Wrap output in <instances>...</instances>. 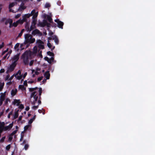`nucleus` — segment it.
<instances>
[{
	"label": "nucleus",
	"mask_w": 155,
	"mask_h": 155,
	"mask_svg": "<svg viewBox=\"0 0 155 155\" xmlns=\"http://www.w3.org/2000/svg\"><path fill=\"white\" fill-rule=\"evenodd\" d=\"M29 91L31 92L30 101L34 105L32 107L33 110H35L38 107V105L41 104V101L38 98V95H40L42 92L41 88L37 87L29 88Z\"/></svg>",
	"instance_id": "f257e3e1"
},
{
	"label": "nucleus",
	"mask_w": 155,
	"mask_h": 155,
	"mask_svg": "<svg viewBox=\"0 0 155 155\" xmlns=\"http://www.w3.org/2000/svg\"><path fill=\"white\" fill-rule=\"evenodd\" d=\"M53 44H51L49 42V48L51 49V51H49V56H51L50 58H49V72L50 71V65H51L54 63L56 62V61L54 60V54L52 52L53 50H54L55 47L53 45Z\"/></svg>",
	"instance_id": "f03ea898"
},
{
	"label": "nucleus",
	"mask_w": 155,
	"mask_h": 155,
	"mask_svg": "<svg viewBox=\"0 0 155 155\" xmlns=\"http://www.w3.org/2000/svg\"><path fill=\"white\" fill-rule=\"evenodd\" d=\"M37 44L38 45V47L37 46L34 47L33 48V53L35 54L38 52V54L40 55L41 51H40V49H43L44 48L43 42L40 40H38L37 41Z\"/></svg>",
	"instance_id": "7ed1b4c3"
},
{
	"label": "nucleus",
	"mask_w": 155,
	"mask_h": 155,
	"mask_svg": "<svg viewBox=\"0 0 155 155\" xmlns=\"http://www.w3.org/2000/svg\"><path fill=\"white\" fill-rule=\"evenodd\" d=\"M55 31V29L54 28V30L52 31L49 28V40H54V41L56 45H58L59 42V40L57 36L54 35Z\"/></svg>",
	"instance_id": "20e7f679"
},
{
	"label": "nucleus",
	"mask_w": 155,
	"mask_h": 155,
	"mask_svg": "<svg viewBox=\"0 0 155 155\" xmlns=\"http://www.w3.org/2000/svg\"><path fill=\"white\" fill-rule=\"evenodd\" d=\"M25 37L26 43H33L35 41V38H31L30 35L26 34L25 35Z\"/></svg>",
	"instance_id": "39448f33"
},
{
	"label": "nucleus",
	"mask_w": 155,
	"mask_h": 155,
	"mask_svg": "<svg viewBox=\"0 0 155 155\" xmlns=\"http://www.w3.org/2000/svg\"><path fill=\"white\" fill-rule=\"evenodd\" d=\"M0 124H2V129L4 131L10 130L13 126V122L10 124L8 126L5 127L4 126L5 124L4 122H0Z\"/></svg>",
	"instance_id": "423d86ee"
},
{
	"label": "nucleus",
	"mask_w": 155,
	"mask_h": 155,
	"mask_svg": "<svg viewBox=\"0 0 155 155\" xmlns=\"http://www.w3.org/2000/svg\"><path fill=\"white\" fill-rule=\"evenodd\" d=\"M14 76L16 79L18 80H21L22 81V75L21 74V72L20 70H19L17 72L14 74Z\"/></svg>",
	"instance_id": "0eeeda50"
},
{
	"label": "nucleus",
	"mask_w": 155,
	"mask_h": 155,
	"mask_svg": "<svg viewBox=\"0 0 155 155\" xmlns=\"http://www.w3.org/2000/svg\"><path fill=\"white\" fill-rule=\"evenodd\" d=\"M31 54V52L29 51H26L22 55V57L24 58V61L25 63L27 62L26 61L27 60Z\"/></svg>",
	"instance_id": "6e6552de"
},
{
	"label": "nucleus",
	"mask_w": 155,
	"mask_h": 155,
	"mask_svg": "<svg viewBox=\"0 0 155 155\" xmlns=\"http://www.w3.org/2000/svg\"><path fill=\"white\" fill-rule=\"evenodd\" d=\"M54 21L57 23V26H58V28L61 29H63V26L64 23L63 22L60 21L58 19H55Z\"/></svg>",
	"instance_id": "1a4fd4ad"
},
{
	"label": "nucleus",
	"mask_w": 155,
	"mask_h": 155,
	"mask_svg": "<svg viewBox=\"0 0 155 155\" xmlns=\"http://www.w3.org/2000/svg\"><path fill=\"white\" fill-rule=\"evenodd\" d=\"M16 65V63H12V64L8 68L7 70V72H11L12 71L14 70Z\"/></svg>",
	"instance_id": "9d476101"
},
{
	"label": "nucleus",
	"mask_w": 155,
	"mask_h": 155,
	"mask_svg": "<svg viewBox=\"0 0 155 155\" xmlns=\"http://www.w3.org/2000/svg\"><path fill=\"white\" fill-rule=\"evenodd\" d=\"M33 20L31 23V25L30 29H28V31H31L34 28L35 25L37 22V20L36 18H32Z\"/></svg>",
	"instance_id": "9b49d317"
},
{
	"label": "nucleus",
	"mask_w": 155,
	"mask_h": 155,
	"mask_svg": "<svg viewBox=\"0 0 155 155\" xmlns=\"http://www.w3.org/2000/svg\"><path fill=\"white\" fill-rule=\"evenodd\" d=\"M30 14H31V16H33L32 18H36L38 16V12H36L35 10H33L31 11Z\"/></svg>",
	"instance_id": "f8f14e48"
},
{
	"label": "nucleus",
	"mask_w": 155,
	"mask_h": 155,
	"mask_svg": "<svg viewBox=\"0 0 155 155\" xmlns=\"http://www.w3.org/2000/svg\"><path fill=\"white\" fill-rule=\"evenodd\" d=\"M24 22V21L22 19H20L16 21L15 22H14L13 23V26H14L15 27H16L18 24H22Z\"/></svg>",
	"instance_id": "ddd939ff"
},
{
	"label": "nucleus",
	"mask_w": 155,
	"mask_h": 155,
	"mask_svg": "<svg viewBox=\"0 0 155 155\" xmlns=\"http://www.w3.org/2000/svg\"><path fill=\"white\" fill-rule=\"evenodd\" d=\"M16 4L15 3L12 2L9 4V11L13 13H15V11L12 10L11 8L13 7Z\"/></svg>",
	"instance_id": "4468645a"
},
{
	"label": "nucleus",
	"mask_w": 155,
	"mask_h": 155,
	"mask_svg": "<svg viewBox=\"0 0 155 155\" xmlns=\"http://www.w3.org/2000/svg\"><path fill=\"white\" fill-rule=\"evenodd\" d=\"M19 58V54H17L14 56L12 59V63H15L17 61Z\"/></svg>",
	"instance_id": "2eb2a0df"
},
{
	"label": "nucleus",
	"mask_w": 155,
	"mask_h": 155,
	"mask_svg": "<svg viewBox=\"0 0 155 155\" xmlns=\"http://www.w3.org/2000/svg\"><path fill=\"white\" fill-rule=\"evenodd\" d=\"M6 93V91H5L4 93H2L0 94V101H3L4 100L5 97Z\"/></svg>",
	"instance_id": "dca6fc26"
},
{
	"label": "nucleus",
	"mask_w": 155,
	"mask_h": 155,
	"mask_svg": "<svg viewBox=\"0 0 155 155\" xmlns=\"http://www.w3.org/2000/svg\"><path fill=\"white\" fill-rule=\"evenodd\" d=\"M32 34L33 35H37L39 36H40L41 35V34L40 32L39 31L37 30L36 29L33 31Z\"/></svg>",
	"instance_id": "f3484780"
},
{
	"label": "nucleus",
	"mask_w": 155,
	"mask_h": 155,
	"mask_svg": "<svg viewBox=\"0 0 155 155\" xmlns=\"http://www.w3.org/2000/svg\"><path fill=\"white\" fill-rule=\"evenodd\" d=\"M21 102L19 100L14 99L12 102V104L16 106H19Z\"/></svg>",
	"instance_id": "a211bd4d"
},
{
	"label": "nucleus",
	"mask_w": 155,
	"mask_h": 155,
	"mask_svg": "<svg viewBox=\"0 0 155 155\" xmlns=\"http://www.w3.org/2000/svg\"><path fill=\"white\" fill-rule=\"evenodd\" d=\"M31 73L33 74L32 77H34L35 75H38L40 73L39 72L37 71L34 69L31 70Z\"/></svg>",
	"instance_id": "6ab92c4d"
},
{
	"label": "nucleus",
	"mask_w": 155,
	"mask_h": 155,
	"mask_svg": "<svg viewBox=\"0 0 155 155\" xmlns=\"http://www.w3.org/2000/svg\"><path fill=\"white\" fill-rule=\"evenodd\" d=\"M57 26V25L56 23L54 22L53 21L51 22L50 23V29L51 28V27L52 28H53V30H54V28L55 29V28Z\"/></svg>",
	"instance_id": "aec40b11"
},
{
	"label": "nucleus",
	"mask_w": 155,
	"mask_h": 155,
	"mask_svg": "<svg viewBox=\"0 0 155 155\" xmlns=\"http://www.w3.org/2000/svg\"><path fill=\"white\" fill-rule=\"evenodd\" d=\"M45 77L46 78V79H45L43 81V83H45L47 79H48V71H46L44 75Z\"/></svg>",
	"instance_id": "412c9836"
},
{
	"label": "nucleus",
	"mask_w": 155,
	"mask_h": 155,
	"mask_svg": "<svg viewBox=\"0 0 155 155\" xmlns=\"http://www.w3.org/2000/svg\"><path fill=\"white\" fill-rule=\"evenodd\" d=\"M17 92V90L16 89H12L11 92V95L12 96H14L16 94Z\"/></svg>",
	"instance_id": "4be33fe9"
},
{
	"label": "nucleus",
	"mask_w": 155,
	"mask_h": 155,
	"mask_svg": "<svg viewBox=\"0 0 155 155\" xmlns=\"http://www.w3.org/2000/svg\"><path fill=\"white\" fill-rule=\"evenodd\" d=\"M32 127L31 124H28V125H26L24 127V131H26L28 129H30Z\"/></svg>",
	"instance_id": "5701e85b"
},
{
	"label": "nucleus",
	"mask_w": 155,
	"mask_h": 155,
	"mask_svg": "<svg viewBox=\"0 0 155 155\" xmlns=\"http://www.w3.org/2000/svg\"><path fill=\"white\" fill-rule=\"evenodd\" d=\"M52 16L51 13H49V28H50V23L53 21L52 18Z\"/></svg>",
	"instance_id": "b1692460"
},
{
	"label": "nucleus",
	"mask_w": 155,
	"mask_h": 155,
	"mask_svg": "<svg viewBox=\"0 0 155 155\" xmlns=\"http://www.w3.org/2000/svg\"><path fill=\"white\" fill-rule=\"evenodd\" d=\"M35 116H34L32 118L30 119L28 121V124H31L32 123L35 119Z\"/></svg>",
	"instance_id": "393cba45"
},
{
	"label": "nucleus",
	"mask_w": 155,
	"mask_h": 155,
	"mask_svg": "<svg viewBox=\"0 0 155 155\" xmlns=\"http://www.w3.org/2000/svg\"><path fill=\"white\" fill-rule=\"evenodd\" d=\"M19 44L18 43L16 44L14 48L16 51H18L19 50Z\"/></svg>",
	"instance_id": "a878e982"
},
{
	"label": "nucleus",
	"mask_w": 155,
	"mask_h": 155,
	"mask_svg": "<svg viewBox=\"0 0 155 155\" xmlns=\"http://www.w3.org/2000/svg\"><path fill=\"white\" fill-rule=\"evenodd\" d=\"M26 8V7L24 5H22L19 7L18 8V10L21 11L22 10L25 9Z\"/></svg>",
	"instance_id": "bb28decb"
},
{
	"label": "nucleus",
	"mask_w": 155,
	"mask_h": 155,
	"mask_svg": "<svg viewBox=\"0 0 155 155\" xmlns=\"http://www.w3.org/2000/svg\"><path fill=\"white\" fill-rule=\"evenodd\" d=\"M18 110H17L15 112V114L14 115V118L16 119L18 117Z\"/></svg>",
	"instance_id": "cd10ccee"
},
{
	"label": "nucleus",
	"mask_w": 155,
	"mask_h": 155,
	"mask_svg": "<svg viewBox=\"0 0 155 155\" xmlns=\"http://www.w3.org/2000/svg\"><path fill=\"white\" fill-rule=\"evenodd\" d=\"M4 85V83L3 82H0V91L2 89Z\"/></svg>",
	"instance_id": "c85d7f7f"
},
{
	"label": "nucleus",
	"mask_w": 155,
	"mask_h": 155,
	"mask_svg": "<svg viewBox=\"0 0 155 155\" xmlns=\"http://www.w3.org/2000/svg\"><path fill=\"white\" fill-rule=\"evenodd\" d=\"M8 22L10 24V27H11L12 25H13V24H12L13 21L12 19H9Z\"/></svg>",
	"instance_id": "c756f323"
},
{
	"label": "nucleus",
	"mask_w": 155,
	"mask_h": 155,
	"mask_svg": "<svg viewBox=\"0 0 155 155\" xmlns=\"http://www.w3.org/2000/svg\"><path fill=\"white\" fill-rule=\"evenodd\" d=\"M5 137L4 136L0 140V143H2L4 141L5 139Z\"/></svg>",
	"instance_id": "7c9ffc66"
},
{
	"label": "nucleus",
	"mask_w": 155,
	"mask_h": 155,
	"mask_svg": "<svg viewBox=\"0 0 155 155\" xmlns=\"http://www.w3.org/2000/svg\"><path fill=\"white\" fill-rule=\"evenodd\" d=\"M31 15L30 14H26L24 15L27 18H28L30 17L31 16Z\"/></svg>",
	"instance_id": "2f4dec72"
},
{
	"label": "nucleus",
	"mask_w": 155,
	"mask_h": 155,
	"mask_svg": "<svg viewBox=\"0 0 155 155\" xmlns=\"http://www.w3.org/2000/svg\"><path fill=\"white\" fill-rule=\"evenodd\" d=\"M22 19H23V20L24 21H27V18L24 15H23L22 16Z\"/></svg>",
	"instance_id": "473e14b6"
},
{
	"label": "nucleus",
	"mask_w": 155,
	"mask_h": 155,
	"mask_svg": "<svg viewBox=\"0 0 155 155\" xmlns=\"http://www.w3.org/2000/svg\"><path fill=\"white\" fill-rule=\"evenodd\" d=\"M10 148V145L9 144L7 145L6 147V149L7 150H8Z\"/></svg>",
	"instance_id": "72a5a7b5"
},
{
	"label": "nucleus",
	"mask_w": 155,
	"mask_h": 155,
	"mask_svg": "<svg viewBox=\"0 0 155 155\" xmlns=\"http://www.w3.org/2000/svg\"><path fill=\"white\" fill-rule=\"evenodd\" d=\"M19 108L22 109L24 108V105L22 104H19Z\"/></svg>",
	"instance_id": "f704fd0d"
},
{
	"label": "nucleus",
	"mask_w": 155,
	"mask_h": 155,
	"mask_svg": "<svg viewBox=\"0 0 155 155\" xmlns=\"http://www.w3.org/2000/svg\"><path fill=\"white\" fill-rule=\"evenodd\" d=\"M17 130H15L13 131L11 134V135H13L16 134L17 131Z\"/></svg>",
	"instance_id": "c9c22d12"
},
{
	"label": "nucleus",
	"mask_w": 155,
	"mask_h": 155,
	"mask_svg": "<svg viewBox=\"0 0 155 155\" xmlns=\"http://www.w3.org/2000/svg\"><path fill=\"white\" fill-rule=\"evenodd\" d=\"M12 135H11V134L10 135L9 137H8V141H11L12 140L13 137H12Z\"/></svg>",
	"instance_id": "e433bc0d"
},
{
	"label": "nucleus",
	"mask_w": 155,
	"mask_h": 155,
	"mask_svg": "<svg viewBox=\"0 0 155 155\" xmlns=\"http://www.w3.org/2000/svg\"><path fill=\"white\" fill-rule=\"evenodd\" d=\"M21 15V14H17V15H16L15 16V18H16V19L18 18Z\"/></svg>",
	"instance_id": "4c0bfd02"
},
{
	"label": "nucleus",
	"mask_w": 155,
	"mask_h": 155,
	"mask_svg": "<svg viewBox=\"0 0 155 155\" xmlns=\"http://www.w3.org/2000/svg\"><path fill=\"white\" fill-rule=\"evenodd\" d=\"M27 74V73L25 72L24 74L23 75V76H22V79L23 80L24 79V78L26 77Z\"/></svg>",
	"instance_id": "58836bf2"
},
{
	"label": "nucleus",
	"mask_w": 155,
	"mask_h": 155,
	"mask_svg": "<svg viewBox=\"0 0 155 155\" xmlns=\"http://www.w3.org/2000/svg\"><path fill=\"white\" fill-rule=\"evenodd\" d=\"M42 78H43V77H39L38 78V81H40L42 79Z\"/></svg>",
	"instance_id": "ea45409f"
},
{
	"label": "nucleus",
	"mask_w": 155,
	"mask_h": 155,
	"mask_svg": "<svg viewBox=\"0 0 155 155\" xmlns=\"http://www.w3.org/2000/svg\"><path fill=\"white\" fill-rule=\"evenodd\" d=\"M28 145H27V144L25 145V147H24V148H25V150H26L28 149Z\"/></svg>",
	"instance_id": "a19ab883"
},
{
	"label": "nucleus",
	"mask_w": 155,
	"mask_h": 155,
	"mask_svg": "<svg viewBox=\"0 0 155 155\" xmlns=\"http://www.w3.org/2000/svg\"><path fill=\"white\" fill-rule=\"evenodd\" d=\"M14 76V74L12 75L11 77L9 79V80L10 81L13 78V77Z\"/></svg>",
	"instance_id": "79ce46f5"
},
{
	"label": "nucleus",
	"mask_w": 155,
	"mask_h": 155,
	"mask_svg": "<svg viewBox=\"0 0 155 155\" xmlns=\"http://www.w3.org/2000/svg\"><path fill=\"white\" fill-rule=\"evenodd\" d=\"M4 71H5L4 69H2L0 70V73H3Z\"/></svg>",
	"instance_id": "37998d69"
},
{
	"label": "nucleus",
	"mask_w": 155,
	"mask_h": 155,
	"mask_svg": "<svg viewBox=\"0 0 155 155\" xmlns=\"http://www.w3.org/2000/svg\"><path fill=\"white\" fill-rule=\"evenodd\" d=\"M35 70L37 71H38L39 72V73H40L41 69L40 68H37L35 69Z\"/></svg>",
	"instance_id": "c03bdc74"
},
{
	"label": "nucleus",
	"mask_w": 155,
	"mask_h": 155,
	"mask_svg": "<svg viewBox=\"0 0 155 155\" xmlns=\"http://www.w3.org/2000/svg\"><path fill=\"white\" fill-rule=\"evenodd\" d=\"M33 62H34V61H31L30 63H29V65L30 66H31L32 65V64H33Z\"/></svg>",
	"instance_id": "a18cd8bd"
},
{
	"label": "nucleus",
	"mask_w": 155,
	"mask_h": 155,
	"mask_svg": "<svg viewBox=\"0 0 155 155\" xmlns=\"http://www.w3.org/2000/svg\"><path fill=\"white\" fill-rule=\"evenodd\" d=\"M57 4H58V5H59L60 6V5H61V1H58L57 2Z\"/></svg>",
	"instance_id": "49530a36"
},
{
	"label": "nucleus",
	"mask_w": 155,
	"mask_h": 155,
	"mask_svg": "<svg viewBox=\"0 0 155 155\" xmlns=\"http://www.w3.org/2000/svg\"><path fill=\"white\" fill-rule=\"evenodd\" d=\"M4 46V43H2L0 45V48H2Z\"/></svg>",
	"instance_id": "de8ad7c7"
},
{
	"label": "nucleus",
	"mask_w": 155,
	"mask_h": 155,
	"mask_svg": "<svg viewBox=\"0 0 155 155\" xmlns=\"http://www.w3.org/2000/svg\"><path fill=\"white\" fill-rule=\"evenodd\" d=\"M45 59V60L47 61L48 62V58L47 57H45L44 58Z\"/></svg>",
	"instance_id": "09e8293b"
},
{
	"label": "nucleus",
	"mask_w": 155,
	"mask_h": 155,
	"mask_svg": "<svg viewBox=\"0 0 155 155\" xmlns=\"http://www.w3.org/2000/svg\"><path fill=\"white\" fill-rule=\"evenodd\" d=\"M8 49L7 48L6 50L5 51H3L2 54H5L6 52L8 51Z\"/></svg>",
	"instance_id": "8fccbe9b"
},
{
	"label": "nucleus",
	"mask_w": 155,
	"mask_h": 155,
	"mask_svg": "<svg viewBox=\"0 0 155 155\" xmlns=\"http://www.w3.org/2000/svg\"><path fill=\"white\" fill-rule=\"evenodd\" d=\"M22 117V116H20L18 118V121L21 120V119Z\"/></svg>",
	"instance_id": "3c124183"
},
{
	"label": "nucleus",
	"mask_w": 155,
	"mask_h": 155,
	"mask_svg": "<svg viewBox=\"0 0 155 155\" xmlns=\"http://www.w3.org/2000/svg\"><path fill=\"white\" fill-rule=\"evenodd\" d=\"M43 110H38V112H39V113H42V112L43 111Z\"/></svg>",
	"instance_id": "603ef678"
},
{
	"label": "nucleus",
	"mask_w": 155,
	"mask_h": 155,
	"mask_svg": "<svg viewBox=\"0 0 155 155\" xmlns=\"http://www.w3.org/2000/svg\"><path fill=\"white\" fill-rule=\"evenodd\" d=\"M29 109V107L27 106L26 108V110L27 111Z\"/></svg>",
	"instance_id": "864d4df0"
},
{
	"label": "nucleus",
	"mask_w": 155,
	"mask_h": 155,
	"mask_svg": "<svg viewBox=\"0 0 155 155\" xmlns=\"http://www.w3.org/2000/svg\"><path fill=\"white\" fill-rule=\"evenodd\" d=\"M22 33L21 32L19 34V35H18V36L19 37H20L21 36V35H22Z\"/></svg>",
	"instance_id": "5fc2aeb1"
},
{
	"label": "nucleus",
	"mask_w": 155,
	"mask_h": 155,
	"mask_svg": "<svg viewBox=\"0 0 155 155\" xmlns=\"http://www.w3.org/2000/svg\"><path fill=\"white\" fill-rule=\"evenodd\" d=\"M28 82L29 83H34V81H28Z\"/></svg>",
	"instance_id": "6e6d98bb"
},
{
	"label": "nucleus",
	"mask_w": 155,
	"mask_h": 155,
	"mask_svg": "<svg viewBox=\"0 0 155 155\" xmlns=\"http://www.w3.org/2000/svg\"><path fill=\"white\" fill-rule=\"evenodd\" d=\"M3 101H0V106L2 104Z\"/></svg>",
	"instance_id": "4d7b16f0"
},
{
	"label": "nucleus",
	"mask_w": 155,
	"mask_h": 155,
	"mask_svg": "<svg viewBox=\"0 0 155 155\" xmlns=\"http://www.w3.org/2000/svg\"><path fill=\"white\" fill-rule=\"evenodd\" d=\"M16 2H20L22 1V0H15Z\"/></svg>",
	"instance_id": "13d9d810"
},
{
	"label": "nucleus",
	"mask_w": 155,
	"mask_h": 155,
	"mask_svg": "<svg viewBox=\"0 0 155 155\" xmlns=\"http://www.w3.org/2000/svg\"><path fill=\"white\" fill-rule=\"evenodd\" d=\"M23 46V44H21L20 45V47L22 48V47Z\"/></svg>",
	"instance_id": "bf43d9fd"
},
{
	"label": "nucleus",
	"mask_w": 155,
	"mask_h": 155,
	"mask_svg": "<svg viewBox=\"0 0 155 155\" xmlns=\"http://www.w3.org/2000/svg\"><path fill=\"white\" fill-rule=\"evenodd\" d=\"M15 128L16 129V130H18V127L17 126L15 127Z\"/></svg>",
	"instance_id": "052dcab7"
},
{
	"label": "nucleus",
	"mask_w": 155,
	"mask_h": 155,
	"mask_svg": "<svg viewBox=\"0 0 155 155\" xmlns=\"http://www.w3.org/2000/svg\"><path fill=\"white\" fill-rule=\"evenodd\" d=\"M11 114H9L8 115V118H10V115Z\"/></svg>",
	"instance_id": "680f3d73"
},
{
	"label": "nucleus",
	"mask_w": 155,
	"mask_h": 155,
	"mask_svg": "<svg viewBox=\"0 0 155 155\" xmlns=\"http://www.w3.org/2000/svg\"><path fill=\"white\" fill-rule=\"evenodd\" d=\"M43 111L42 112V113H43V114L44 115L45 114V111L44 110H43Z\"/></svg>",
	"instance_id": "e2e57ef3"
},
{
	"label": "nucleus",
	"mask_w": 155,
	"mask_h": 155,
	"mask_svg": "<svg viewBox=\"0 0 155 155\" xmlns=\"http://www.w3.org/2000/svg\"><path fill=\"white\" fill-rule=\"evenodd\" d=\"M23 87V86L22 85H19V87L20 88H21V87Z\"/></svg>",
	"instance_id": "0e129e2a"
},
{
	"label": "nucleus",
	"mask_w": 155,
	"mask_h": 155,
	"mask_svg": "<svg viewBox=\"0 0 155 155\" xmlns=\"http://www.w3.org/2000/svg\"><path fill=\"white\" fill-rule=\"evenodd\" d=\"M24 84L25 85H26V84H26V82L25 81H24Z\"/></svg>",
	"instance_id": "69168bd1"
},
{
	"label": "nucleus",
	"mask_w": 155,
	"mask_h": 155,
	"mask_svg": "<svg viewBox=\"0 0 155 155\" xmlns=\"http://www.w3.org/2000/svg\"><path fill=\"white\" fill-rule=\"evenodd\" d=\"M24 31V29H22L21 30V32H22L23 33Z\"/></svg>",
	"instance_id": "338daca9"
},
{
	"label": "nucleus",
	"mask_w": 155,
	"mask_h": 155,
	"mask_svg": "<svg viewBox=\"0 0 155 155\" xmlns=\"http://www.w3.org/2000/svg\"><path fill=\"white\" fill-rule=\"evenodd\" d=\"M23 139V137H21V138L20 139V140H22Z\"/></svg>",
	"instance_id": "774afa93"
}]
</instances>
